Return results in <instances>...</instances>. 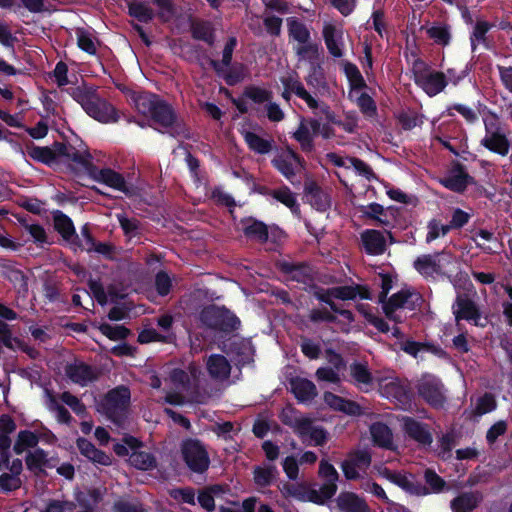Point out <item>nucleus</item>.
<instances>
[{
	"instance_id": "f257e3e1",
	"label": "nucleus",
	"mask_w": 512,
	"mask_h": 512,
	"mask_svg": "<svg viewBox=\"0 0 512 512\" xmlns=\"http://www.w3.org/2000/svg\"><path fill=\"white\" fill-rule=\"evenodd\" d=\"M131 99L135 108L144 116H149L155 123L168 130L174 138H191L190 129L179 119L171 104L151 92H133Z\"/></svg>"
},
{
	"instance_id": "f03ea898",
	"label": "nucleus",
	"mask_w": 512,
	"mask_h": 512,
	"mask_svg": "<svg viewBox=\"0 0 512 512\" xmlns=\"http://www.w3.org/2000/svg\"><path fill=\"white\" fill-rule=\"evenodd\" d=\"M66 92L81 105L91 118L100 123H115L119 120L117 109L102 98L94 86L70 87Z\"/></svg>"
},
{
	"instance_id": "7ed1b4c3",
	"label": "nucleus",
	"mask_w": 512,
	"mask_h": 512,
	"mask_svg": "<svg viewBox=\"0 0 512 512\" xmlns=\"http://www.w3.org/2000/svg\"><path fill=\"white\" fill-rule=\"evenodd\" d=\"M131 393L124 385L117 386L105 395L101 402V410L114 424L120 426L126 419Z\"/></svg>"
},
{
	"instance_id": "20e7f679",
	"label": "nucleus",
	"mask_w": 512,
	"mask_h": 512,
	"mask_svg": "<svg viewBox=\"0 0 512 512\" xmlns=\"http://www.w3.org/2000/svg\"><path fill=\"white\" fill-rule=\"evenodd\" d=\"M181 458L195 474H204L210 466V456L205 444L197 438L183 439L180 444Z\"/></svg>"
},
{
	"instance_id": "39448f33",
	"label": "nucleus",
	"mask_w": 512,
	"mask_h": 512,
	"mask_svg": "<svg viewBox=\"0 0 512 512\" xmlns=\"http://www.w3.org/2000/svg\"><path fill=\"white\" fill-rule=\"evenodd\" d=\"M200 321L207 327L224 333H231L240 327L239 318L226 307L214 304L204 307L199 314Z\"/></svg>"
},
{
	"instance_id": "423d86ee",
	"label": "nucleus",
	"mask_w": 512,
	"mask_h": 512,
	"mask_svg": "<svg viewBox=\"0 0 512 512\" xmlns=\"http://www.w3.org/2000/svg\"><path fill=\"white\" fill-rule=\"evenodd\" d=\"M485 135L480 144L492 153L506 157L511 148V141L502 130L498 117L492 114L491 118L484 119Z\"/></svg>"
},
{
	"instance_id": "0eeeda50",
	"label": "nucleus",
	"mask_w": 512,
	"mask_h": 512,
	"mask_svg": "<svg viewBox=\"0 0 512 512\" xmlns=\"http://www.w3.org/2000/svg\"><path fill=\"white\" fill-rule=\"evenodd\" d=\"M276 267L288 282H296L305 290L307 287L315 286L317 272L315 267L307 261L279 260Z\"/></svg>"
},
{
	"instance_id": "6e6552de",
	"label": "nucleus",
	"mask_w": 512,
	"mask_h": 512,
	"mask_svg": "<svg viewBox=\"0 0 512 512\" xmlns=\"http://www.w3.org/2000/svg\"><path fill=\"white\" fill-rule=\"evenodd\" d=\"M418 396L431 408L440 410L447 402L442 380L432 374H424L416 384Z\"/></svg>"
},
{
	"instance_id": "1a4fd4ad",
	"label": "nucleus",
	"mask_w": 512,
	"mask_h": 512,
	"mask_svg": "<svg viewBox=\"0 0 512 512\" xmlns=\"http://www.w3.org/2000/svg\"><path fill=\"white\" fill-rule=\"evenodd\" d=\"M439 183L450 191L463 193L468 185L475 183V180L462 163L453 161L447 174L439 179Z\"/></svg>"
},
{
	"instance_id": "9d476101",
	"label": "nucleus",
	"mask_w": 512,
	"mask_h": 512,
	"mask_svg": "<svg viewBox=\"0 0 512 512\" xmlns=\"http://www.w3.org/2000/svg\"><path fill=\"white\" fill-rule=\"evenodd\" d=\"M371 454L366 450H356L348 454L341 462V469L345 478L349 481L358 480L361 476L359 471H365L371 465Z\"/></svg>"
},
{
	"instance_id": "9b49d317",
	"label": "nucleus",
	"mask_w": 512,
	"mask_h": 512,
	"mask_svg": "<svg viewBox=\"0 0 512 512\" xmlns=\"http://www.w3.org/2000/svg\"><path fill=\"white\" fill-rule=\"evenodd\" d=\"M452 309L457 322L460 320H466L469 322L472 321L476 326L484 327L486 325L485 323L480 322L481 312L475 301H473L467 294L457 295Z\"/></svg>"
},
{
	"instance_id": "f8f14e48",
	"label": "nucleus",
	"mask_w": 512,
	"mask_h": 512,
	"mask_svg": "<svg viewBox=\"0 0 512 512\" xmlns=\"http://www.w3.org/2000/svg\"><path fill=\"white\" fill-rule=\"evenodd\" d=\"M445 250L435 252L434 254H422L413 262V268L425 279L435 278L437 276H446L442 265L441 256L446 255Z\"/></svg>"
},
{
	"instance_id": "ddd939ff",
	"label": "nucleus",
	"mask_w": 512,
	"mask_h": 512,
	"mask_svg": "<svg viewBox=\"0 0 512 512\" xmlns=\"http://www.w3.org/2000/svg\"><path fill=\"white\" fill-rule=\"evenodd\" d=\"M223 351L231 357L237 366H245L253 361L252 344L244 338L229 339L227 343H224Z\"/></svg>"
},
{
	"instance_id": "4468645a",
	"label": "nucleus",
	"mask_w": 512,
	"mask_h": 512,
	"mask_svg": "<svg viewBox=\"0 0 512 512\" xmlns=\"http://www.w3.org/2000/svg\"><path fill=\"white\" fill-rule=\"evenodd\" d=\"M283 424L293 427L295 432L300 436H309L314 441L316 446H322L327 441V432L323 427L313 426L309 418H295V422L283 419Z\"/></svg>"
},
{
	"instance_id": "2eb2a0df",
	"label": "nucleus",
	"mask_w": 512,
	"mask_h": 512,
	"mask_svg": "<svg viewBox=\"0 0 512 512\" xmlns=\"http://www.w3.org/2000/svg\"><path fill=\"white\" fill-rule=\"evenodd\" d=\"M425 485L415 479L414 496H427L430 494H439L448 489L446 481L438 475L432 468H426L423 472Z\"/></svg>"
},
{
	"instance_id": "dca6fc26",
	"label": "nucleus",
	"mask_w": 512,
	"mask_h": 512,
	"mask_svg": "<svg viewBox=\"0 0 512 512\" xmlns=\"http://www.w3.org/2000/svg\"><path fill=\"white\" fill-rule=\"evenodd\" d=\"M403 430L405 434L421 446H430L433 442V436L429 425L416 420L413 417L403 418Z\"/></svg>"
},
{
	"instance_id": "f3484780",
	"label": "nucleus",
	"mask_w": 512,
	"mask_h": 512,
	"mask_svg": "<svg viewBox=\"0 0 512 512\" xmlns=\"http://www.w3.org/2000/svg\"><path fill=\"white\" fill-rule=\"evenodd\" d=\"M89 176L97 182H101L115 190L123 192L125 195H131V190L123 175L111 168L99 169L96 166V170H92Z\"/></svg>"
},
{
	"instance_id": "a211bd4d",
	"label": "nucleus",
	"mask_w": 512,
	"mask_h": 512,
	"mask_svg": "<svg viewBox=\"0 0 512 512\" xmlns=\"http://www.w3.org/2000/svg\"><path fill=\"white\" fill-rule=\"evenodd\" d=\"M322 36L329 54L334 58H342L344 55L343 30L332 23H325Z\"/></svg>"
},
{
	"instance_id": "6ab92c4d",
	"label": "nucleus",
	"mask_w": 512,
	"mask_h": 512,
	"mask_svg": "<svg viewBox=\"0 0 512 512\" xmlns=\"http://www.w3.org/2000/svg\"><path fill=\"white\" fill-rule=\"evenodd\" d=\"M349 382L363 392H369L374 386V377L366 363L354 361L349 365Z\"/></svg>"
},
{
	"instance_id": "aec40b11",
	"label": "nucleus",
	"mask_w": 512,
	"mask_h": 512,
	"mask_svg": "<svg viewBox=\"0 0 512 512\" xmlns=\"http://www.w3.org/2000/svg\"><path fill=\"white\" fill-rule=\"evenodd\" d=\"M288 382L291 393L299 403H310L318 395L316 385L307 378L295 376Z\"/></svg>"
},
{
	"instance_id": "412c9836",
	"label": "nucleus",
	"mask_w": 512,
	"mask_h": 512,
	"mask_svg": "<svg viewBox=\"0 0 512 512\" xmlns=\"http://www.w3.org/2000/svg\"><path fill=\"white\" fill-rule=\"evenodd\" d=\"M416 84L429 97H434L441 93L448 85L446 74L441 71H431L424 77H420Z\"/></svg>"
},
{
	"instance_id": "4be33fe9",
	"label": "nucleus",
	"mask_w": 512,
	"mask_h": 512,
	"mask_svg": "<svg viewBox=\"0 0 512 512\" xmlns=\"http://www.w3.org/2000/svg\"><path fill=\"white\" fill-rule=\"evenodd\" d=\"M336 503L341 512H371L366 500L354 492H341L336 498Z\"/></svg>"
},
{
	"instance_id": "5701e85b",
	"label": "nucleus",
	"mask_w": 512,
	"mask_h": 512,
	"mask_svg": "<svg viewBox=\"0 0 512 512\" xmlns=\"http://www.w3.org/2000/svg\"><path fill=\"white\" fill-rule=\"evenodd\" d=\"M67 377L75 384L86 386L96 379L93 368L84 362H74L65 367Z\"/></svg>"
},
{
	"instance_id": "b1692460",
	"label": "nucleus",
	"mask_w": 512,
	"mask_h": 512,
	"mask_svg": "<svg viewBox=\"0 0 512 512\" xmlns=\"http://www.w3.org/2000/svg\"><path fill=\"white\" fill-rule=\"evenodd\" d=\"M361 241L367 254L382 255L386 251V239L376 229H366L361 233Z\"/></svg>"
},
{
	"instance_id": "393cba45",
	"label": "nucleus",
	"mask_w": 512,
	"mask_h": 512,
	"mask_svg": "<svg viewBox=\"0 0 512 512\" xmlns=\"http://www.w3.org/2000/svg\"><path fill=\"white\" fill-rule=\"evenodd\" d=\"M54 229L62 236V238L72 243L79 242V235L76 233L72 219L60 210L53 212Z\"/></svg>"
},
{
	"instance_id": "a878e982",
	"label": "nucleus",
	"mask_w": 512,
	"mask_h": 512,
	"mask_svg": "<svg viewBox=\"0 0 512 512\" xmlns=\"http://www.w3.org/2000/svg\"><path fill=\"white\" fill-rule=\"evenodd\" d=\"M76 444L80 453L93 463L103 466H109L111 464V456L96 448V446L88 439L79 437Z\"/></svg>"
},
{
	"instance_id": "bb28decb",
	"label": "nucleus",
	"mask_w": 512,
	"mask_h": 512,
	"mask_svg": "<svg viewBox=\"0 0 512 512\" xmlns=\"http://www.w3.org/2000/svg\"><path fill=\"white\" fill-rule=\"evenodd\" d=\"M482 499L479 491L462 492L450 501V508L453 512H472Z\"/></svg>"
},
{
	"instance_id": "cd10ccee",
	"label": "nucleus",
	"mask_w": 512,
	"mask_h": 512,
	"mask_svg": "<svg viewBox=\"0 0 512 512\" xmlns=\"http://www.w3.org/2000/svg\"><path fill=\"white\" fill-rule=\"evenodd\" d=\"M305 81L308 86L314 89L315 94L324 95L329 92L330 88L321 63H311Z\"/></svg>"
},
{
	"instance_id": "c85d7f7f",
	"label": "nucleus",
	"mask_w": 512,
	"mask_h": 512,
	"mask_svg": "<svg viewBox=\"0 0 512 512\" xmlns=\"http://www.w3.org/2000/svg\"><path fill=\"white\" fill-rule=\"evenodd\" d=\"M243 225V233L249 239L257 240L260 243H266L269 239L268 226L253 217L241 220Z\"/></svg>"
},
{
	"instance_id": "c756f323",
	"label": "nucleus",
	"mask_w": 512,
	"mask_h": 512,
	"mask_svg": "<svg viewBox=\"0 0 512 512\" xmlns=\"http://www.w3.org/2000/svg\"><path fill=\"white\" fill-rule=\"evenodd\" d=\"M25 463L27 469L37 477L46 476L45 468L51 467L47 453L42 448H36L33 452H29L26 455Z\"/></svg>"
},
{
	"instance_id": "7c9ffc66",
	"label": "nucleus",
	"mask_w": 512,
	"mask_h": 512,
	"mask_svg": "<svg viewBox=\"0 0 512 512\" xmlns=\"http://www.w3.org/2000/svg\"><path fill=\"white\" fill-rule=\"evenodd\" d=\"M207 371L211 378L224 380L227 379L231 372V365L225 356L221 354H212L209 356L207 363Z\"/></svg>"
},
{
	"instance_id": "2f4dec72",
	"label": "nucleus",
	"mask_w": 512,
	"mask_h": 512,
	"mask_svg": "<svg viewBox=\"0 0 512 512\" xmlns=\"http://www.w3.org/2000/svg\"><path fill=\"white\" fill-rule=\"evenodd\" d=\"M281 83L283 87L292 90L297 97L304 100L309 108L316 109L319 107L318 101L305 89L303 83L296 77L292 75L283 77L281 78Z\"/></svg>"
},
{
	"instance_id": "473e14b6",
	"label": "nucleus",
	"mask_w": 512,
	"mask_h": 512,
	"mask_svg": "<svg viewBox=\"0 0 512 512\" xmlns=\"http://www.w3.org/2000/svg\"><path fill=\"white\" fill-rule=\"evenodd\" d=\"M380 475L390 481L391 483L397 485L402 490L410 495H414V481L415 475L410 474L407 476L399 471L391 470L385 467L380 471Z\"/></svg>"
},
{
	"instance_id": "72a5a7b5",
	"label": "nucleus",
	"mask_w": 512,
	"mask_h": 512,
	"mask_svg": "<svg viewBox=\"0 0 512 512\" xmlns=\"http://www.w3.org/2000/svg\"><path fill=\"white\" fill-rule=\"evenodd\" d=\"M305 194L310 204L318 211H326L330 207L328 194L316 182H310L305 185Z\"/></svg>"
},
{
	"instance_id": "f704fd0d",
	"label": "nucleus",
	"mask_w": 512,
	"mask_h": 512,
	"mask_svg": "<svg viewBox=\"0 0 512 512\" xmlns=\"http://www.w3.org/2000/svg\"><path fill=\"white\" fill-rule=\"evenodd\" d=\"M216 75L222 78L228 86H235L247 77L248 68L243 63H231L229 67L222 68V71Z\"/></svg>"
},
{
	"instance_id": "c9c22d12",
	"label": "nucleus",
	"mask_w": 512,
	"mask_h": 512,
	"mask_svg": "<svg viewBox=\"0 0 512 512\" xmlns=\"http://www.w3.org/2000/svg\"><path fill=\"white\" fill-rule=\"evenodd\" d=\"M243 138L248 148L257 154L265 155L272 151L274 140L272 138L265 139L255 132L245 131Z\"/></svg>"
},
{
	"instance_id": "e433bc0d",
	"label": "nucleus",
	"mask_w": 512,
	"mask_h": 512,
	"mask_svg": "<svg viewBox=\"0 0 512 512\" xmlns=\"http://www.w3.org/2000/svg\"><path fill=\"white\" fill-rule=\"evenodd\" d=\"M191 36L194 40H199L212 46L215 42L214 28L209 21H193L190 26Z\"/></svg>"
},
{
	"instance_id": "4c0bfd02",
	"label": "nucleus",
	"mask_w": 512,
	"mask_h": 512,
	"mask_svg": "<svg viewBox=\"0 0 512 512\" xmlns=\"http://www.w3.org/2000/svg\"><path fill=\"white\" fill-rule=\"evenodd\" d=\"M372 441L375 446L390 448L393 441V434L389 426L382 422L373 423L370 427Z\"/></svg>"
},
{
	"instance_id": "58836bf2",
	"label": "nucleus",
	"mask_w": 512,
	"mask_h": 512,
	"mask_svg": "<svg viewBox=\"0 0 512 512\" xmlns=\"http://www.w3.org/2000/svg\"><path fill=\"white\" fill-rule=\"evenodd\" d=\"M288 37L290 41H296L298 44L306 43L311 40V33L307 26L297 17L287 18Z\"/></svg>"
},
{
	"instance_id": "ea45409f",
	"label": "nucleus",
	"mask_w": 512,
	"mask_h": 512,
	"mask_svg": "<svg viewBox=\"0 0 512 512\" xmlns=\"http://www.w3.org/2000/svg\"><path fill=\"white\" fill-rule=\"evenodd\" d=\"M27 155L36 162L42 163L49 167L56 165L54 153L52 148L49 146H37L33 142L29 141L26 145Z\"/></svg>"
},
{
	"instance_id": "a19ab883",
	"label": "nucleus",
	"mask_w": 512,
	"mask_h": 512,
	"mask_svg": "<svg viewBox=\"0 0 512 512\" xmlns=\"http://www.w3.org/2000/svg\"><path fill=\"white\" fill-rule=\"evenodd\" d=\"M129 16L135 18L141 23H149L154 17L155 13L153 9L145 2L139 0H133L127 3Z\"/></svg>"
},
{
	"instance_id": "79ce46f5",
	"label": "nucleus",
	"mask_w": 512,
	"mask_h": 512,
	"mask_svg": "<svg viewBox=\"0 0 512 512\" xmlns=\"http://www.w3.org/2000/svg\"><path fill=\"white\" fill-rule=\"evenodd\" d=\"M75 499L81 508L86 509V512H93L94 508L102 501L103 494L99 488H91L76 493Z\"/></svg>"
},
{
	"instance_id": "37998d69",
	"label": "nucleus",
	"mask_w": 512,
	"mask_h": 512,
	"mask_svg": "<svg viewBox=\"0 0 512 512\" xmlns=\"http://www.w3.org/2000/svg\"><path fill=\"white\" fill-rule=\"evenodd\" d=\"M278 474L275 465L255 466L253 469L254 483L262 488L270 486Z\"/></svg>"
},
{
	"instance_id": "c03bdc74",
	"label": "nucleus",
	"mask_w": 512,
	"mask_h": 512,
	"mask_svg": "<svg viewBox=\"0 0 512 512\" xmlns=\"http://www.w3.org/2000/svg\"><path fill=\"white\" fill-rule=\"evenodd\" d=\"M237 46L236 37H229L225 43V46L222 51V59L221 61L210 59L209 64L213 68L215 73H219L222 71V68L229 67L232 63L233 52Z\"/></svg>"
},
{
	"instance_id": "a18cd8bd",
	"label": "nucleus",
	"mask_w": 512,
	"mask_h": 512,
	"mask_svg": "<svg viewBox=\"0 0 512 512\" xmlns=\"http://www.w3.org/2000/svg\"><path fill=\"white\" fill-rule=\"evenodd\" d=\"M129 463L138 470L149 471L157 466L155 456L150 452L133 451L129 456Z\"/></svg>"
},
{
	"instance_id": "49530a36",
	"label": "nucleus",
	"mask_w": 512,
	"mask_h": 512,
	"mask_svg": "<svg viewBox=\"0 0 512 512\" xmlns=\"http://www.w3.org/2000/svg\"><path fill=\"white\" fill-rule=\"evenodd\" d=\"M343 72L349 82L351 90H361L367 88L366 81L359 68L352 62L343 63Z\"/></svg>"
},
{
	"instance_id": "de8ad7c7",
	"label": "nucleus",
	"mask_w": 512,
	"mask_h": 512,
	"mask_svg": "<svg viewBox=\"0 0 512 512\" xmlns=\"http://www.w3.org/2000/svg\"><path fill=\"white\" fill-rule=\"evenodd\" d=\"M39 443L38 435L30 430H21L17 435L13 450L17 455L22 454L26 448H35Z\"/></svg>"
},
{
	"instance_id": "09e8293b",
	"label": "nucleus",
	"mask_w": 512,
	"mask_h": 512,
	"mask_svg": "<svg viewBox=\"0 0 512 512\" xmlns=\"http://www.w3.org/2000/svg\"><path fill=\"white\" fill-rule=\"evenodd\" d=\"M66 159L80 165L90 175L92 170H96V165L92 162V155L89 151L81 152L70 145Z\"/></svg>"
},
{
	"instance_id": "8fccbe9b",
	"label": "nucleus",
	"mask_w": 512,
	"mask_h": 512,
	"mask_svg": "<svg viewBox=\"0 0 512 512\" xmlns=\"http://www.w3.org/2000/svg\"><path fill=\"white\" fill-rule=\"evenodd\" d=\"M292 137L300 144L303 152H312L315 148L314 138L310 129L303 121L299 124L297 130L293 133Z\"/></svg>"
},
{
	"instance_id": "3c124183",
	"label": "nucleus",
	"mask_w": 512,
	"mask_h": 512,
	"mask_svg": "<svg viewBox=\"0 0 512 512\" xmlns=\"http://www.w3.org/2000/svg\"><path fill=\"white\" fill-rule=\"evenodd\" d=\"M361 216L366 219L374 220L381 226H388L390 222L387 219H382L380 216L385 215L384 207L376 202L368 205H362L359 208Z\"/></svg>"
},
{
	"instance_id": "603ef678",
	"label": "nucleus",
	"mask_w": 512,
	"mask_h": 512,
	"mask_svg": "<svg viewBox=\"0 0 512 512\" xmlns=\"http://www.w3.org/2000/svg\"><path fill=\"white\" fill-rule=\"evenodd\" d=\"M242 96L255 104L269 102L273 98L272 91L256 85H248L244 88Z\"/></svg>"
},
{
	"instance_id": "864d4df0",
	"label": "nucleus",
	"mask_w": 512,
	"mask_h": 512,
	"mask_svg": "<svg viewBox=\"0 0 512 512\" xmlns=\"http://www.w3.org/2000/svg\"><path fill=\"white\" fill-rule=\"evenodd\" d=\"M273 198L288 207L293 213L300 211L296 196L286 185L274 189Z\"/></svg>"
},
{
	"instance_id": "5fc2aeb1",
	"label": "nucleus",
	"mask_w": 512,
	"mask_h": 512,
	"mask_svg": "<svg viewBox=\"0 0 512 512\" xmlns=\"http://www.w3.org/2000/svg\"><path fill=\"white\" fill-rule=\"evenodd\" d=\"M492 28V24L485 20H478L470 35L471 50L474 52L478 43H485L486 34Z\"/></svg>"
},
{
	"instance_id": "6e6d98bb",
	"label": "nucleus",
	"mask_w": 512,
	"mask_h": 512,
	"mask_svg": "<svg viewBox=\"0 0 512 512\" xmlns=\"http://www.w3.org/2000/svg\"><path fill=\"white\" fill-rule=\"evenodd\" d=\"M292 162L285 156V153L279 154L271 160L272 166L288 180H292L296 175Z\"/></svg>"
},
{
	"instance_id": "4d7b16f0",
	"label": "nucleus",
	"mask_w": 512,
	"mask_h": 512,
	"mask_svg": "<svg viewBox=\"0 0 512 512\" xmlns=\"http://www.w3.org/2000/svg\"><path fill=\"white\" fill-rule=\"evenodd\" d=\"M117 219L125 236L133 238L141 235V222L137 218H128L125 214H118Z\"/></svg>"
},
{
	"instance_id": "13d9d810",
	"label": "nucleus",
	"mask_w": 512,
	"mask_h": 512,
	"mask_svg": "<svg viewBox=\"0 0 512 512\" xmlns=\"http://www.w3.org/2000/svg\"><path fill=\"white\" fill-rule=\"evenodd\" d=\"M99 331L113 341L125 340L131 333V331L123 325L112 326L108 323H102L99 326Z\"/></svg>"
},
{
	"instance_id": "bf43d9fd",
	"label": "nucleus",
	"mask_w": 512,
	"mask_h": 512,
	"mask_svg": "<svg viewBox=\"0 0 512 512\" xmlns=\"http://www.w3.org/2000/svg\"><path fill=\"white\" fill-rule=\"evenodd\" d=\"M427 34L438 45L446 46L451 40L450 30L447 25L432 26L427 30Z\"/></svg>"
},
{
	"instance_id": "052dcab7",
	"label": "nucleus",
	"mask_w": 512,
	"mask_h": 512,
	"mask_svg": "<svg viewBox=\"0 0 512 512\" xmlns=\"http://www.w3.org/2000/svg\"><path fill=\"white\" fill-rule=\"evenodd\" d=\"M412 296L413 293L411 291L402 289L391 295L383 306L388 307L389 311H391V308L396 310L403 308L407 305L409 298Z\"/></svg>"
},
{
	"instance_id": "680f3d73",
	"label": "nucleus",
	"mask_w": 512,
	"mask_h": 512,
	"mask_svg": "<svg viewBox=\"0 0 512 512\" xmlns=\"http://www.w3.org/2000/svg\"><path fill=\"white\" fill-rule=\"evenodd\" d=\"M293 49H294L296 55L300 59L318 58V55H319V46H318V44L314 43V42H311V40H309L306 43H300L297 46H295Z\"/></svg>"
},
{
	"instance_id": "e2e57ef3",
	"label": "nucleus",
	"mask_w": 512,
	"mask_h": 512,
	"mask_svg": "<svg viewBox=\"0 0 512 512\" xmlns=\"http://www.w3.org/2000/svg\"><path fill=\"white\" fill-rule=\"evenodd\" d=\"M309 319L313 323H338V318L331 310L326 308H313L309 313Z\"/></svg>"
},
{
	"instance_id": "0e129e2a",
	"label": "nucleus",
	"mask_w": 512,
	"mask_h": 512,
	"mask_svg": "<svg viewBox=\"0 0 512 512\" xmlns=\"http://www.w3.org/2000/svg\"><path fill=\"white\" fill-rule=\"evenodd\" d=\"M77 45L78 47L90 54V55H95L96 52H97V48H96V45L94 43V40L92 38V36L90 35V33H88L87 31L83 30V29H80L77 31Z\"/></svg>"
},
{
	"instance_id": "69168bd1",
	"label": "nucleus",
	"mask_w": 512,
	"mask_h": 512,
	"mask_svg": "<svg viewBox=\"0 0 512 512\" xmlns=\"http://www.w3.org/2000/svg\"><path fill=\"white\" fill-rule=\"evenodd\" d=\"M218 485L211 486L209 489H205L199 492L197 500L200 506L208 512L215 510V500L212 492L219 490Z\"/></svg>"
},
{
	"instance_id": "338daca9",
	"label": "nucleus",
	"mask_w": 512,
	"mask_h": 512,
	"mask_svg": "<svg viewBox=\"0 0 512 512\" xmlns=\"http://www.w3.org/2000/svg\"><path fill=\"white\" fill-rule=\"evenodd\" d=\"M22 485L20 477L10 473L0 475V492L9 493L18 490Z\"/></svg>"
},
{
	"instance_id": "774afa93",
	"label": "nucleus",
	"mask_w": 512,
	"mask_h": 512,
	"mask_svg": "<svg viewBox=\"0 0 512 512\" xmlns=\"http://www.w3.org/2000/svg\"><path fill=\"white\" fill-rule=\"evenodd\" d=\"M356 104L360 111L366 116H373L377 113V106L374 99L366 92L359 95L356 99Z\"/></svg>"
}]
</instances>
